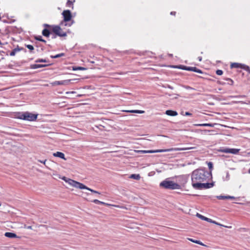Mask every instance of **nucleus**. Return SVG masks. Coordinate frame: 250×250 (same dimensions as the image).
<instances>
[{
    "mask_svg": "<svg viewBox=\"0 0 250 250\" xmlns=\"http://www.w3.org/2000/svg\"><path fill=\"white\" fill-rule=\"evenodd\" d=\"M211 172L205 169H197L194 170L191 174L192 186L194 188L196 184L208 181L211 178Z\"/></svg>",
    "mask_w": 250,
    "mask_h": 250,
    "instance_id": "nucleus-1",
    "label": "nucleus"
},
{
    "mask_svg": "<svg viewBox=\"0 0 250 250\" xmlns=\"http://www.w3.org/2000/svg\"><path fill=\"white\" fill-rule=\"evenodd\" d=\"M65 26L63 22H61L58 25H50L44 24V26L48 27L56 35L61 37H64L67 36L68 33H69V30L63 28Z\"/></svg>",
    "mask_w": 250,
    "mask_h": 250,
    "instance_id": "nucleus-2",
    "label": "nucleus"
},
{
    "mask_svg": "<svg viewBox=\"0 0 250 250\" xmlns=\"http://www.w3.org/2000/svg\"><path fill=\"white\" fill-rule=\"evenodd\" d=\"M194 148V147H177V148H171L166 149H157V150H135V152L139 153H153L157 152H170L172 151H179V150H186Z\"/></svg>",
    "mask_w": 250,
    "mask_h": 250,
    "instance_id": "nucleus-3",
    "label": "nucleus"
},
{
    "mask_svg": "<svg viewBox=\"0 0 250 250\" xmlns=\"http://www.w3.org/2000/svg\"><path fill=\"white\" fill-rule=\"evenodd\" d=\"M160 187L167 189H178L181 188V186L167 179L163 181L160 184Z\"/></svg>",
    "mask_w": 250,
    "mask_h": 250,
    "instance_id": "nucleus-4",
    "label": "nucleus"
},
{
    "mask_svg": "<svg viewBox=\"0 0 250 250\" xmlns=\"http://www.w3.org/2000/svg\"><path fill=\"white\" fill-rule=\"evenodd\" d=\"M38 114H34L31 113L26 112L20 113L18 118L20 119L29 121H34L37 119Z\"/></svg>",
    "mask_w": 250,
    "mask_h": 250,
    "instance_id": "nucleus-5",
    "label": "nucleus"
},
{
    "mask_svg": "<svg viewBox=\"0 0 250 250\" xmlns=\"http://www.w3.org/2000/svg\"><path fill=\"white\" fill-rule=\"evenodd\" d=\"M69 182H70L69 183L70 184V185H71L72 186H73L75 188H78L80 189H85L90 191L91 192H92L94 193H97V194H100V193L98 191L94 190L93 189H92L87 187L86 186L84 185L83 184L81 183L78 182H77L73 180H70Z\"/></svg>",
    "mask_w": 250,
    "mask_h": 250,
    "instance_id": "nucleus-6",
    "label": "nucleus"
},
{
    "mask_svg": "<svg viewBox=\"0 0 250 250\" xmlns=\"http://www.w3.org/2000/svg\"><path fill=\"white\" fill-rule=\"evenodd\" d=\"M168 66L175 68H179L183 70H188V71H192L194 72H196L199 73H202V71L195 67H187L184 65H168Z\"/></svg>",
    "mask_w": 250,
    "mask_h": 250,
    "instance_id": "nucleus-7",
    "label": "nucleus"
},
{
    "mask_svg": "<svg viewBox=\"0 0 250 250\" xmlns=\"http://www.w3.org/2000/svg\"><path fill=\"white\" fill-rule=\"evenodd\" d=\"M196 216H197L198 218H200L201 219L203 220H205V221H207V222H209V223H213V224H216L217 225H218V226H222V227H225V228H231V226H224L222 224H221L215 221H213L212 220H211V219L210 218H207L205 216H203L202 215L197 213L196 214Z\"/></svg>",
    "mask_w": 250,
    "mask_h": 250,
    "instance_id": "nucleus-8",
    "label": "nucleus"
},
{
    "mask_svg": "<svg viewBox=\"0 0 250 250\" xmlns=\"http://www.w3.org/2000/svg\"><path fill=\"white\" fill-rule=\"evenodd\" d=\"M214 186L213 183H203V182H201L200 183H198L196 184L195 187H194L195 189H207L212 188Z\"/></svg>",
    "mask_w": 250,
    "mask_h": 250,
    "instance_id": "nucleus-9",
    "label": "nucleus"
},
{
    "mask_svg": "<svg viewBox=\"0 0 250 250\" xmlns=\"http://www.w3.org/2000/svg\"><path fill=\"white\" fill-rule=\"evenodd\" d=\"M62 15L63 17V21L62 22H63V24L66 26V24L65 22L69 21L71 20L72 17V14L70 10H65L62 12Z\"/></svg>",
    "mask_w": 250,
    "mask_h": 250,
    "instance_id": "nucleus-10",
    "label": "nucleus"
},
{
    "mask_svg": "<svg viewBox=\"0 0 250 250\" xmlns=\"http://www.w3.org/2000/svg\"><path fill=\"white\" fill-rule=\"evenodd\" d=\"M240 151V149L237 148H222L218 150L219 152L226 153H232L234 154H237Z\"/></svg>",
    "mask_w": 250,
    "mask_h": 250,
    "instance_id": "nucleus-11",
    "label": "nucleus"
},
{
    "mask_svg": "<svg viewBox=\"0 0 250 250\" xmlns=\"http://www.w3.org/2000/svg\"><path fill=\"white\" fill-rule=\"evenodd\" d=\"M230 68L232 69V68H242V69H244L248 71H249V72H250V67L246 65H245L244 64H242V63H230Z\"/></svg>",
    "mask_w": 250,
    "mask_h": 250,
    "instance_id": "nucleus-12",
    "label": "nucleus"
},
{
    "mask_svg": "<svg viewBox=\"0 0 250 250\" xmlns=\"http://www.w3.org/2000/svg\"><path fill=\"white\" fill-rule=\"evenodd\" d=\"M70 80H66L63 81H55L51 83L52 86H56L58 85H68L70 82Z\"/></svg>",
    "mask_w": 250,
    "mask_h": 250,
    "instance_id": "nucleus-13",
    "label": "nucleus"
},
{
    "mask_svg": "<svg viewBox=\"0 0 250 250\" xmlns=\"http://www.w3.org/2000/svg\"><path fill=\"white\" fill-rule=\"evenodd\" d=\"M52 63L45 64H34L30 65V68L32 69H37L39 68L44 67L51 65Z\"/></svg>",
    "mask_w": 250,
    "mask_h": 250,
    "instance_id": "nucleus-14",
    "label": "nucleus"
},
{
    "mask_svg": "<svg viewBox=\"0 0 250 250\" xmlns=\"http://www.w3.org/2000/svg\"><path fill=\"white\" fill-rule=\"evenodd\" d=\"M4 236L10 238H19V237L15 233L10 232H5Z\"/></svg>",
    "mask_w": 250,
    "mask_h": 250,
    "instance_id": "nucleus-15",
    "label": "nucleus"
},
{
    "mask_svg": "<svg viewBox=\"0 0 250 250\" xmlns=\"http://www.w3.org/2000/svg\"><path fill=\"white\" fill-rule=\"evenodd\" d=\"M53 156H55V157H59V158H61L63 160H66L65 158V156H64V154L61 152H57L56 153H53Z\"/></svg>",
    "mask_w": 250,
    "mask_h": 250,
    "instance_id": "nucleus-16",
    "label": "nucleus"
},
{
    "mask_svg": "<svg viewBox=\"0 0 250 250\" xmlns=\"http://www.w3.org/2000/svg\"><path fill=\"white\" fill-rule=\"evenodd\" d=\"M166 114L168 116H175L178 115V113L176 111L171 110H167L166 111Z\"/></svg>",
    "mask_w": 250,
    "mask_h": 250,
    "instance_id": "nucleus-17",
    "label": "nucleus"
},
{
    "mask_svg": "<svg viewBox=\"0 0 250 250\" xmlns=\"http://www.w3.org/2000/svg\"><path fill=\"white\" fill-rule=\"evenodd\" d=\"M217 198L219 200H225V199H233L235 198V197L233 196H231L220 195V196H217Z\"/></svg>",
    "mask_w": 250,
    "mask_h": 250,
    "instance_id": "nucleus-18",
    "label": "nucleus"
},
{
    "mask_svg": "<svg viewBox=\"0 0 250 250\" xmlns=\"http://www.w3.org/2000/svg\"><path fill=\"white\" fill-rule=\"evenodd\" d=\"M72 70L76 71V70H86L87 69L86 67H81V66H73Z\"/></svg>",
    "mask_w": 250,
    "mask_h": 250,
    "instance_id": "nucleus-19",
    "label": "nucleus"
},
{
    "mask_svg": "<svg viewBox=\"0 0 250 250\" xmlns=\"http://www.w3.org/2000/svg\"><path fill=\"white\" fill-rule=\"evenodd\" d=\"M50 34V32L47 29H44L42 31V34L45 37H49Z\"/></svg>",
    "mask_w": 250,
    "mask_h": 250,
    "instance_id": "nucleus-20",
    "label": "nucleus"
},
{
    "mask_svg": "<svg viewBox=\"0 0 250 250\" xmlns=\"http://www.w3.org/2000/svg\"><path fill=\"white\" fill-rule=\"evenodd\" d=\"M215 124H197L195 125L196 126H210V127H214L215 125Z\"/></svg>",
    "mask_w": 250,
    "mask_h": 250,
    "instance_id": "nucleus-21",
    "label": "nucleus"
},
{
    "mask_svg": "<svg viewBox=\"0 0 250 250\" xmlns=\"http://www.w3.org/2000/svg\"><path fill=\"white\" fill-rule=\"evenodd\" d=\"M20 50L21 49L19 48H15L10 52L9 55L11 56H14L16 53L20 52Z\"/></svg>",
    "mask_w": 250,
    "mask_h": 250,
    "instance_id": "nucleus-22",
    "label": "nucleus"
},
{
    "mask_svg": "<svg viewBox=\"0 0 250 250\" xmlns=\"http://www.w3.org/2000/svg\"><path fill=\"white\" fill-rule=\"evenodd\" d=\"M75 1V0H74L73 1L70 0H68L66 2V6L71 7L72 9H73V2Z\"/></svg>",
    "mask_w": 250,
    "mask_h": 250,
    "instance_id": "nucleus-23",
    "label": "nucleus"
},
{
    "mask_svg": "<svg viewBox=\"0 0 250 250\" xmlns=\"http://www.w3.org/2000/svg\"><path fill=\"white\" fill-rule=\"evenodd\" d=\"M130 178L138 180L140 179L141 177L139 174H133L130 176Z\"/></svg>",
    "mask_w": 250,
    "mask_h": 250,
    "instance_id": "nucleus-24",
    "label": "nucleus"
},
{
    "mask_svg": "<svg viewBox=\"0 0 250 250\" xmlns=\"http://www.w3.org/2000/svg\"><path fill=\"white\" fill-rule=\"evenodd\" d=\"M128 112H131V113H140V114H142V113H143L145 112V111L143 110H129V111H128Z\"/></svg>",
    "mask_w": 250,
    "mask_h": 250,
    "instance_id": "nucleus-25",
    "label": "nucleus"
},
{
    "mask_svg": "<svg viewBox=\"0 0 250 250\" xmlns=\"http://www.w3.org/2000/svg\"><path fill=\"white\" fill-rule=\"evenodd\" d=\"M189 241L193 242V243H195L196 244H199V245H203V243L199 241V240H193V239H191V238H188V239Z\"/></svg>",
    "mask_w": 250,
    "mask_h": 250,
    "instance_id": "nucleus-26",
    "label": "nucleus"
},
{
    "mask_svg": "<svg viewBox=\"0 0 250 250\" xmlns=\"http://www.w3.org/2000/svg\"><path fill=\"white\" fill-rule=\"evenodd\" d=\"M63 56H64V54L63 53H61V54H57V55H55V56L52 55V56H51V57L52 58H57Z\"/></svg>",
    "mask_w": 250,
    "mask_h": 250,
    "instance_id": "nucleus-27",
    "label": "nucleus"
},
{
    "mask_svg": "<svg viewBox=\"0 0 250 250\" xmlns=\"http://www.w3.org/2000/svg\"><path fill=\"white\" fill-rule=\"evenodd\" d=\"M35 39H36V40H38V41H41V42H46V41L42 39V37L41 36L36 37Z\"/></svg>",
    "mask_w": 250,
    "mask_h": 250,
    "instance_id": "nucleus-28",
    "label": "nucleus"
},
{
    "mask_svg": "<svg viewBox=\"0 0 250 250\" xmlns=\"http://www.w3.org/2000/svg\"><path fill=\"white\" fill-rule=\"evenodd\" d=\"M226 81H227L228 82V84H230V85H232L233 84V81L230 78H226L225 79Z\"/></svg>",
    "mask_w": 250,
    "mask_h": 250,
    "instance_id": "nucleus-29",
    "label": "nucleus"
},
{
    "mask_svg": "<svg viewBox=\"0 0 250 250\" xmlns=\"http://www.w3.org/2000/svg\"><path fill=\"white\" fill-rule=\"evenodd\" d=\"M26 47L29 49L31 51L34 50V47L33 45L30 44H28L26 45Z\"/></svg>",
    "mask_w": 250,
    "mask_h": 250,
    "instance_id": "nucleus-30",
    "label": "nucleus"
},
{
    "mask_svg": "<svg viewBox=\"0 0 250 250\" xmlns=\"http://www.w3.org/2000/svg\"><path fill=\"white\" fill-rule=\"evenodd\" d=\"M216 73L218 75H222L223 74V72L221 70H217L216 71Z\"/></svg>",
    "mask_w": 250,
    "mask_h": 250,
    "instance_id": "nucleus-31",
    "label": "nucleus"
},
{
    "mask_svg": "<svg viewBox=\"0 0 250 250\" xmlns=\"http://www.w3.org/2000/svg\"><path fill=\"white\" fill-rule=\"evenodd\" d=\"M208 167H209V169L210 170V171L211 172V169L213 167V166H212V164L211 162H209L208 163Z\"/></svg>",
    "mask_w": 250,
    "mask_h": 250,
    "instance_id": "nucleus-32",
    "label": "nucleus"
},
{
    "mask_svg": "<svg viewBox=\"0 0 250 250\" xmlns=\"http://www.w3.org/2000/svg\"><path fill=\"white\" fill-rule=\"evenodd\" d=\"M62 179L65 181L66 182L68 183L69 185H70V184L69 183V180H71V179H67V178H66L65 177H63L62 178Z\"/></svg>",
    "mask_w": 250,
    "mask_h": 250,
    "instance_id": "nucleus-33",
    "label": "nucleus"
},
{
    "mask_svg": "<svg viewBox=\"0 0 250 250\" xmlns=\"http://www.w3.org/2000/svg\"><path fill=\"white\" fill-rule=\"evenodd\" d=\"M93 202L95 203V204H100V201L97 200V199H95L93 201Z\"/></svg>",
    "mask_w": 250,
    "mask_h": 250,
    "instance_id": "nucleus-34",
    "label": "nucleus"
},
{
    "mask_svg": "<svg viewBox=\"0 0 250 250\" xmlns=\"http://www.w3.org/2000/svg\"><path fill=\"white\" fill-rule=\"evenodd\" d=\"M45 62V60H37L36 61V62Z\"/></svg>",
    "mask_w": 250,
    "mask_h": 250,
    "instance_id": "nucleus-35",
    "label": "nucleus"
},
{
    "mask_svg": "<svg viewBox=\"0 0 250 250\" xmlns=\"http://www.w3.org/2000/svg\"><path fill=\"white\" fill-rule=\"evenodd\" d=\"M165 87H167L168 88H170L171 89H173V88L172 86H170V85L167 84L166 86H165Z\"/></svg>",
    "mask_w": 250,
    "mask_h": 250,
    "instance_id": "nucleus-36",
    "label": "nucleus"
},
{
    "mask_svg": "<svg viewBox=\"0 0 250 250\" xmlns=\"http://www.w3.org/2000/svg\"><path fill=\"white\" fill-rule=\"evenodd\" d=\"M185 115H186V116H190V115H191V114L190 113L188 112H186L185 113Z\"/></svg>",
    "mask_w": 250,
    "mask_h": 250,
    "instance_id": "nucleus-37",
    "label": "nucleus"
},
{
    "mask_svg": "<svg viewBox=\"0 0 250 250\" xmlns=\"http://www.w3.org/2000/svg\"><path fill=\"white\" fill-rule=\"evenodd\" d=\"M39 161L40 163H43L44 165H45V162L46 161V160H45L44 161L39 160Z\"/></svg>",
    "mask_w": 250,
    "mask_h": 250,
    "instance_id": "nucleus-38",
    "label": "nucleus"
},
{
    "mask_svg": "<svg viewBox=\"0 0 250 250\" xmlns=\"http://www.w3.org/2000/svg\"><path fill=\"white\" fill-rule=\"evenodd\" d=\"M105 206H115V207H117V206H115V205H113L109 204H107V203H105ZM118 207H119V206H118Z\"/></svg>",
    "mask_w": 250,
    "mask_h": 250,
    "instance_id": "nucleus-39",
    "label": "nucleus"
},
{
    "mask_svg": "<svg viewBox=\"0 0 250 250\" xmlns=\"http://www.w3.org/2000/svg\"><path fill=\"white\" fill-rule=\"evenodd\" d=\"M185 88L188 89H193L192 87H190L189 86H185Z\"/></svg>",
    "mask_w": 250,
    "mask_h": 250,
    "instance_id": "nucleus-40",
    "label": "nucleus"
},
{
    "mask_svg": "<svg viewBox=\"0 0 250 250\" xmlns=\"http://www.w3.org/2000/svg\"><path fill=\"white\" fill-rule=\"evenodd\" d=\"M176 12L173 11L170 13V14L172 15L175 16L176 15Z\"/></svg>",
    "mask_w": 250,
    "mask_h": 250,
    "instance_id": "nucleus-41",
    "label": "nucleus"
},
{
    "mask_svg": "<svg viewBox=\"0 0 250 250\" xmlns=\"http://www.w3.org/2000/svg\"><path fill=\"white\" fill-rule=\"evenodd\" d=\"M198 61H199V62L202 61V57H199L198 58Z\"/></svg>",
    "mask_w": 250,
    "mask_h": 250,
    "instance_id": "nucleus-42",
    "label": "nucleus"
},
{
    "mask_svg": "<svg viewBox=\"0 0 250 250\" xmlns=\"http://www.w3.org/2000/svg\"><path fill=\"white\" fill-rule=\"evenodd\" d=\"M101 203H100V204H102V205H105V203L104 202H102V201H100Z\"/></svg>",
    "mask_w": 250,
    "mask_h": 250,
    "instance_id": "nucleus-43",
    "label": "nucleus"
},
{
    "mask_svg": "<svg viewBox=\"0 0 250 250\" xmlns=\"http://www.w3.org/2000/svg\"><path fill=\"white\" fill-rule=\"evenodd\" d=\"M27 229H32V227L31 226H28L26 227Z\"/></svg>",
    "mask_w": 250,
    "mask_h": 250,
    "instance_id": "nucleus-44",
    "label": "nucleus"
},
{
    "mask_svg": "<svg viewBox=\"0 0 250 250\" xmlns=\"http://www.w3.org/2000/svg\"><path fill=\"white\" fill-rule=\"evenodd\" d=\"M220 84H225V83H224V82H220Z\"/></svg>",
    "mask_w": 250,
    "mask_h": 250,
    "instance_id": "nucleus-45",
    "label": "nucleus"
},
{
    "mask_svg": "<svg viewBox=\"0 0 250 250\" xmlns=\"http://www.w3.org/2000/svg\"><path fill=\"white\" fill-rule=\"evenodd\" d=\"M249 172L250 173V169L249 170Z\"/></svg>",
    "mask_w": 250,
    "mask_h": 250,
    "instance_id": "nucleus-46",
    "label": "nucleus"
},
{
    "mask_svg": "<svg viewBox=\"0 0 250 250\" xmlns=\"http://www.w3.org/2000/svg\"><path fill=\"white\" fill-rule=\"evenodd\" d=\"M205 131H209V130H205Z\"/></svg>",
    "mask_w": 250,
    "mask_h": 250,
    "instance_id": "nucleus-47",
    "label": "nucleus"
}]
</instances>
